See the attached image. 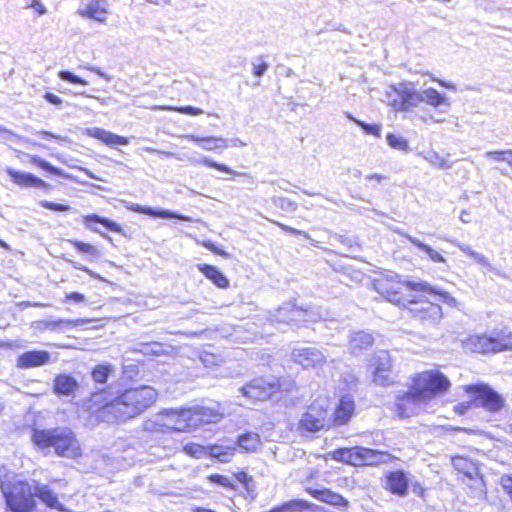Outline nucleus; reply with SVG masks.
Returning a JSON list of instances; mask_svg holds the SVG:
<instances>
[{"label": "nucleus", "instance_id": "nucleus-60", "mask_svg": "<svg viewBox=\"0 0 512 512\" xmlns=\"http://www.w3.org/2000/svg\"><path fill=\"white\" fill-rule=\"evenodd\" d=\"M278 225H279V227H281L286 232H289V233L295 234V235H301V236H304L305 238H308V234L306 232H304V231L297 230L295 228L289 227V226L284 225L282 223H278Z\"/></svg>", "mask_w": 512, "mask_h": 512}, {"label": "nucleus", "instance_id": "nucleus-3", "mask_svg": "<svg viewBox=\"0 0 512 512\" xmlns=\"http://www.w3.org/2000/svg\"><path fill=\"white\" fill-rule=\"evenodd\" d=\"M398 98L389 100L388 104L399 112H410L424 103L438 114H446L451 109L450 98L433 87L418 90L413 82H401L391 87Z\"/></svg>", "mask_w": 512, "mask_h": 512}, {"label": "nucleus", "instance_id": "nucleus-45", "mask_svg": "<svg viewBox=\"0 0 512 512\" xmlns=\"http://www.w3.org/2000/svg\"><path fill=\"white\" fill-rule=\"evenodd\" d=\"M69 242L80 252L82 253H86L88 255H90L91 257L93 258H97L99 257L100 253L98 251V249L89 244V243H84V242H81V241H77V240H69Z\"/></svg>", "mask_w": 512, "mask_h": 512}, {"label": "nucleus", "instance_id": "nucleus-58", "mask_svg": "<svg viewBox=\"0 0 512 512\" xmlns=\"http://www.w3.org/2000/svg\"><path fill=\"white\" fill-rule=\"evenodd\" d=\"M203 246L206 247L207 249H209L210 251H212L213 253L217 254V255L224 256V257H228L229 256L228 253H226L222 249H219L214 243H212L210 241L203 242Z\"/></svg>", "mask_w": 512, "mask_h": 512}, {"label": "nucleus", "instance_id": "nucleus-23", "mask_svg": "<svg viewBox=\"0 0 512 512\" xmlns=\"http://www.w3.org/2000/svg\"><path fill=\"white\" fill-rule=\"evenodd\" d=\"M126 208L131 210V211L142 213V214H146V215H149V216H152V217L175 218V219H178V220L188 221V222H192L193 221V219L191 217H188V216H185V215H181V214L172 212L170 210L156 211V210H153L150 207L141 206V205L135 204V203H127L126 204Z\"/></svg>", "mask_w": 512, "mask_h": 512}, {"label": "nucleus", "instance_id": "nucleus-40", "mask_svg": "<svg viewBox=\"0 0 512 512\" xmlns=\"http://www.w3.org/2000/svg\"><path fill=\"white\" fill-rule=\"evenodd\" d=\"M302 314H303V312L296 308H293V309L280 308L277 311V314L275 315V319L278 322L296 321V320H299V318Z\"/></svg>", "mask_w": 512, "mask_h": 512}, {"label": "nucleus", "instance_id": "nucleus-13", "mask_svg": "<svg viewBox=\"0 0 512 512\" xmlns=\"http://www.w3.org/2000/svg\"><path fill=\"white\" fill-rule=\"evenodd\" d=\"M77 15L83 19L94 21L101 25H106L111 14L107 0H88L76 11Z\"/></svg>", "mask_w": 512, "mask_h": 512}, {"label": "nucleus", "instance_id": "nucleus-15", "mask_svg": "<svg viewBox=\"0 0 512 512\" xmlns=\"http://www.w3.org/2000/svg\"><path fill=\"white\" fill-rule=\"evenodd\" d=\"M281 387L279 381L267 382L263 379H256L249 385L241 388L243 395L253 400L269 399Z\"/></svg>", "mask_w": 512, "mask_h": 512}, {"label": "nucleus", "instance_id": "nucleus-10", "mask_svg": "<svg viewBox=\"0 0 512 512\" xmlns=\"http://www.w3.org/2000/svg\"><path fill=\"white\" fill-rule=\"evenodd\" d=\"M328 411L324 402L315 401L301 416L299 429L302 432H317L329 426Z\"/></svg>", "mask_w": 512, "mask_h": 512}, {"label": "nucleus", "instance_id": "nucleus-30", "mask_svg": "<svg viewBox=\"0 0 512 512\" xmlns=\"http://www.w3.org/2000/svg\"><path fill=\"white\" fill-rule=\"evenodd\" d=\"M372 372H391L392 360L387 351H378L371 360Z\"/></svg>", "mask_w": 512, "mask_h": 512}, {"label": "nucleus", "instance_id": "nucleus-48", "mask_svg": "<svg viewBox=\"0 0 512 512\" xmlns=\"http://www.w3.org/2000/svg\"><path fill=\"white\" fill-rule=\"evenodd\" d=\"M373 382L380 386H389L393 383L391 372H372Z\"/></svg>", "mask_w": 512, "mask_h": 512}, {"label": "nucleus", "instance_id": "nucleus-8", "mask_svg": "<svg viewBox=\"0 0 512 512\" xmlns=\"http://www.w3.org/2000/svg\"><path fill=\"white\" fill-rule=\"evenodd\" d=\"M463 347L473 353H496L512 350V332L502 333L497 337L471 335L463 341Z\"/></svg>", "mask_w": 512, "mask_h": 512}, {"label": "nucleus", "instance_id": "nucleus-35", "mask_svg": "<svg viewBox=\"0 0 512 512\" xmlns=\"http://www.w3.org/2000/svg\"><path fill=\"white\" fill-rule=\"evenodd\" d=\"M421 156L433 167L437 169H450L452 162H449L446 157L440 155L436 151H428L421 153Z\"/></svg>", "mask_w": 512, "mask_h": 512}, {"label": "nucleus", "instance_id": "nucleus-42", "mask_svg": "<svg viewBox=\"0 0 512 512\" xmlns=\"http://www.w3.org/2000/svg\"><path fill=\"white\" fill-rule=\"evenodd\" d=\"M183 451L196 459H201L208 455V447L196 443H187L183 446Z\"/></svg>", "mask_w": 512, "mask_h": 512}, {"label": "nucleus", "instance_id": "nucleus-16", "mask_svg": "<svg viewBox=\"0 0 512 512\" xmlns=\"http://www.w3.org/2000/svg\"><path fill=\"white\" fill-rule=\"evenodd\" d=\"M427 294L423 293H416L414 297L418 299L417 303H420L421 306L419 308L413 309V313L415 315L423 320L431 321L433 323H436L441 320L443 316L442 308L441 306L434 304L429 301H423V298Z\"/></svg>", "mask_w": 512, "mask_h": 512}, {"label": "nucleus", "instance_id": "nucleus-27", "mask_svg": "<svg viewBox=\"0 0 512 512\" xmlns=\"http://www.w3.org/2000/svg\"><path fill=\"white\" fill-rule=\"evenodd\" d=\"M34 496H37L48 507L60 511L64 510L63 505L58 500L57 495L48 486H37L34 489Z\"/></svg>", "mask_w": 512, "mask_h": 512}, {"label": "nucleus", "instance_id": "nucleus-56", "mask_svg": "<svg viewBox=\"0 0 512 512\" xmlns=\"http://www.w3.org/2000/svg\"><path fill=\"white\" fill-rule=\"evenodd\" d=\"M28 7L34 9L40 16L47 13V8L40 0H32Z\"/></svg>", "mask_w": 512, "mask_h": 512}, {"label": "nucleus", "instance_id": "nucleus-38", "mask_svg": "<svg viewBox=\"0 0 512 512\" xmlns=\"http://www.w3.org/2000/svg\"><path fill=\"white\" fill-rule=\"evenodd\" d=\"M193 163L194 164H198V165H204V166H207L209 168H213V169H216V170H219L221 172L228 173V174H233V175H237V176L242 175V173L237 172V171L231 169L227 165L217 163V162L213 161L212 159H210V158H208L206 156H203L200 159L193 161Z\"/></svg>", "mask_w": 512, "mask_h": 512}, {"label": "nucleus", "instance_id": "nucleus-11", "mask_svg": "<svg viewBox=\"0 0 512 512\" xmlns=\"http://www.w3.org/2000/svg\"><path fill=\"white\" fill-rule=\"evenodd\" d=\"M155 423L169 430L183 432L193 428L190 409H167L156 416Z\"/></svg>", "mask_w": 512, "mask_h": 512}, {"label": "nucleus", "instance_id": "nucleus-34", "mask_svg": "<svg viewBox=\"0 0 512 512\" xmlns=\"http://www.w3.org/2000/svg\"><path fill=\"white\" fill-rule=\"evenodd\" d=\"M373 343V337L371 334L366 332L354 333L349 341V347L352 353H356L359 350L366 349Z\"/></svg>", "mask_w": 512, "mask_h": 512}, {"label": "nucleus", "instance_id": "nucleus-18", "mask_svg": "<svg viewBox=\"0 0 512 512\" xmlns=\"http://www.w3.org/2000/svg\"><path fill=\"white\" fill-rule=\"evenodd\" d=\"M190 412L193 428L203 424L217 423L223 417L222 412L210 407H194L190 408Z\"/></svg>", "mask_w": 512, "mask_h": 512}, {"label": "nucleus", "instance_id": "nucleus-52", "mask_svg": "<svg viewBox=\"0 0 512 512\" xmlns=\"http://www.w3.org/2000/svg\"><path fill=\"white\" fill-rule=\"evenodd\" d=\"M6 139L8 141H14L16 143H25V144H29V145H33V146H40V147L45 148V146L42 145V144H37L36 142L31 141L28 138H24L22 136H19V135H16V134L12 133V132H7V138Z\"/></svg>", "mask_w": 512, "mask_h": 512}, {"label": "nucleus", "instance_id": "nucleus-41", "mask_svg": "<svg viewBox=\"0 0 512 512\" xmlns=\"http://www.w3.org/2000/svg\"><path fill=\"white\" fill-rule=\"evenodd\" d=\"M113 370L114 368L110 364L98 365L92 371V379L97 383H105Z\"/></svg>", "mask_w": 512, "mask_h": 512}, {"label": "nucleus", "instance_id": "nucleus-7", "mask_svg": "<svg viewBox=\"0 0 512 512\" xmlns=\"http://www.w3.org/2000/svg\"><path fill=\"white\" fill-rule=\"evenodd\" d=\"M332 458L354 466L358 465H377L380 463H388L394 459L391 454L373 450L365 447H353L337 449L331 453Z\"/></svg>", "mask_w": 512, "mask_h": 512}, {"label": "nucleus", "instance_id": "nucleus-36", "mask_svg": "<svg viewBox=\"0 0 512 512\" xmlns=\"http://www.w3.org/2000/svg\"><path fill=\"white\" fill-rule=\"evenodd\" d=\"M260 444L259 435L256 433L243 434L238 438V446L246 452L256 451Z\"/></svg>", "mask_w": 512, "mask_h": 512}, {"label": "nucleus", "instance_id": "nucleus-20", "mask_svg": "<svg viewBox=\"0 0 512 512\" xmlns=\"http://www.w3.org/2000/svg\"><path fill=\"white\" fill-rule=\"evenodd\" d=\"M355 411L354 398L350 395H344L334 411L333 422L336 425L346 424Z\"/></svg>", "mask_w": 512, "mask_h": 512}, {"label": "nucleus", "instance_id": "nucleus-28", "mask_svg": "<svg viewBox=\"0 0 512 512\" xmlns=\"http://www.w3.org/2000/svg\"><path fill=\"white\" fill-rule=\"evenodd\" d=\"M77 388V381L70 375L60 374L54 380V391L58 394L70 395Z\"/></svg>", "mask_w": 512, "mask_h": 512}, {"label": "nucleus", "instance_id": "nucleus-43", "mask_svg": "<svg viewBox=\"0 0 512 512\" xmlns=\"http://www.w3.org/2000/svg\"><path fill=\"white\" fill-rule=\"evenodd\" d=\"M347 117L361 127L366 134L373 135L375 137L381 136L382 126L380 124H367L354 118L351 114H348Z\"/></svg>", "mask_w": 512, "mask_h": 512}, {"label": "nucleus", "instance_id": "nucleus-32", "mask_svg": "<svg viewBox=\"0 0 512 512\" xmlns=\"http://www.w3.org/2000/svg\"><path fill=\"white\" fill-rule=\"evenodd\" d=\"M92 221L102 224L104 227H106L107 229H109L113 232H117V233L122 232V228L119 224H117L116 222L109 220L107 218L100 217L96 214L86 215L83 217V223L86 226V228H88L92 231L98 232V229L93 227L90 224Z\"/></svg>", "mask_w": 512, "mask_h": 512}, {"label": "nucleus", "instance_id": "nucleus-19", "mask_svg": "<svg viewBox=\"0 0 512 512\" xmlns=\"http://www.w3.org/2000/svg\"><path fill=\"white\" fill-rule=\"evenodd\" d=\"M181 138L195 143H200L205 151L224 150L229 147L228 139L217 136L199 137L194 134L182 135Z\"/></svg>", "mask_w": 512, "mask_h": 512}, {"label": "nucleus", "instance_id": "nucleus-21", "mask_svg": "<svg viewBox=\"0 0 512 512\" xmlns=\"http://www.w3.org/2000/svg\"><path fill=\"white\" fill-rule=\"evenodd\" d=\"M85 133L89 137L95 138L109 146L129 144L128 138L114 134L110 131L98 127L87 128L85 130Z\"/></svg>", "mask_w": 512, "mask_h": 512}, {"label": "nucleus", "instance_id": "nucleus-9", "mask_svg": "<svg viewBox=\"0 0 512 512\" xmlns=\"http://www.w3.org/2000/svg\"><path fill=\"white\" fill-rule=\"evenodd\" d=\"M465 390L471 395L472 404L477 407H482L489 412H498L504 407L505 399L488 385H469Z\"/></svg>", "mask_w": 512, "mask_h": 512}, {"label": "nucleus", "instance_id": "nucleus-33", "mask_svg": "<svg viewBox=\"0 0 512 512\" xmlns=\"http://www.w3.org/2000/svg\"><path fill=\"white\" fill-rule=\"evenodd\" d=\"M399 233L401 235H403L404 237H406L413 245H415L416 247H418L419 249L424 251L432 262H435V263L445 262V258L438 251L433 249L431 246L421 242L419 239L412 237L408 234H405L403 232H399Z\"/></svg>", "mask_w": 512, "mask_h": 512}, {"label": "nucleus", "instance_id": "nucleus-29", "mask_svg": "<svg viewBox=\"0 0 512 512\" xmlns=\"http://www.w3.org/2000/svg\"><path fill=\"white\" fill-rule=\"evenodd\" d=\"M236 451V446L229 445H211L208 447V455L216 458L220 462L227 463L233 458Z\"/></svg>", "mask_w": 512, "mask_h": 512}, {"label": "nucleus", "instance_id": "nucleus-39", "mask_svg": "<svg viewBox=\"0 0 512 512\" xmlns=\"http://www.w3.org/2000/svg\"><path fill=\"white\" fill-rule=\"evenodd\" d=\"M386 141H387V144L392 149L402 151V152L409 151V144H408L407 139L399 134L388 133L386 135Z\"/></svg>", "mask_w": 512, "mask_h": 512}, {"label": "nucleus", "instance_id": "nucleus-55", "mask_svg": "<svg viewBox=\"0 0 512 512\" xmlns=\"http://www.w3.org/2000/svg\"><path fill=\"white\" fill-rule=\"evenodd\" d=\"M501 486L509 494L512 501V476L504 475L501 477Z\"/></svg>", "mask_w": 512, "mask_h": 512}, {"label": "nucleus", "instance_id": "nucleus-51", "mask_svg": "<svg viewBox=\"0 0 512 512\" xmlns=\"http://www.w3.org/2000/svg\"><path fill=\"white\" fill-rule=\"evenodd\" d=\"M58 77L61 80L68 81L73 84H81V85H87V81L83 80L82 78L74 75L73 73L69 71H60L58 73Z\"/></svg>", "mask_w": 512, "mask_h": 512}, {"label": "nucleus", "instance_id": "nucleus-50", "mask_svg": "<svg viewBox=\"0 0 512 512\" xmlns=\"http://www.w3.org/2000/svg\"><path fill=\"white\" fill-rule=\"evenodd\" d=\"M208 480L212 483L218 484L225 488L234 489V484L226 476L219 474H212L208 477Z\"/></svg>", "mask_w": 512, "mask_h": 512}, {"label": "nucleus", "instance_id": "nucleus-31", "mask_svg": "<svg viewBox=\"0 0 512 512\" xmlns=\"http://www.w3.org/2000/svg\"><path fill=\"white\" fill-rule=\"evenodd\" d=\"M452 243L460 251H462L465 255L470 257L476 264H478V265H480L482 267L488 268L490 270L492 269V266H491V263H490L489 259L485 255H483L482 253H479V252L473 250L467 244H464V243H461V242H457V241H453Z\"/></svg>", "mask_w": 512, "mask_h": 512}, {"label": "nucleus", "instance_id": "nucleus-62", "mask_svg": "<svg viewBox=\"0 0 512 512\" xmlns=\"http://www.w3.org/2000/svg\"><path fill=\"white\" fill-rule=\"evenodd\" d=\"M44 98L53 105L59 106L62 104V99L53 93L47 92Z\"/></svg>", "mask_w": 512, "mask_h": 512}, {"label": "nucleus", "instance_id": "nucleus-14", "mask_svg": "<svg viewBox=\"0 0 512 512\" xmlns=\"http://www.w3.org/2000/svg\"><path fill=\"white\" fill-rule=\"evenodd\" d=\"M452 465L467 480L473 482L471 485L473 489L481 495L485 493V485L476 463L465 457L456 456L452 458Z\"/></svg>", "mask_w": 512, "mask_h": 512}, {"label": "nucleus", "instance_id": "nucleus-37", "mask_svg": "<svg viewBox=\"0 0 512 512\" xmlns=\"http://www.w3.org/2000/svg\"><path fill=\"white\" fill-rule=\"evenodd\" d=\"M170 347L160 342L141 343L136 349L144 355L160 356L168 353Z\"/></svg>", "mask_w": 512, "mask_h": 512}, {"label": "nucleus", "instance_id": "nucleus-4", "mask_svg": "<svg viewBox=\"0 0 512 512\" xmlns=\"http://www.w3.org/2000/svg\"><path fill=\"white\" fill-rule=\"evenodd\" d=\"M376 291L389 302L406 306L417 304L416 293L431 290V285L421 280L403 278L396 272L386 271L374 281Z\"/></svg>", "mask_w": 512, "mask_h": 512}, {"label": "nucleus", "instance_id": "nucleus-24", "mask_svg": "<svg viewBox=\"0 0 512 512\" xmlns=\"http://www.w3.org/2000/svg\"><path fill=\"white\" fill-rule=\"evenodd\" d=\"M308 493L321 502L336 506L345 507L348 501L340 494L329 489H307Z\"/></svg>", "mask_w": 512, "mask_h": 512}, {"label": "nucleus", "instance_id": "nucleus-22", "mask_svg": "<svg viewBox=\"0 0 512 512\" xmlns=\"http://www.w3.org/2000/svg\"><path fill=\"white\" fill-rule=\"evenodd\" d=\"M386 489L398 496H404L408 489V478L402 470L390 472L386 476Z\"/></svg>", "mask_w": 512, "mask_h": 512}, {"label": "nucleus", "instance_id": "nucleus-46", "mask_svg": "<svg viewBox=\"0 0 512 512\" xmlns=\"http://www.w3.org/2000/svg\"><path fill=\"white\" fill-rule=\"evenodd\" d=\"M423 294H435V295H438L441 297V300L443 303L451 306V307H457L458 305V301L456 300V298H454L453 296H451L449 293L447 292H444V291H440L438 290L437 288L431 286V290H428V291H425V292H422Z\"/></svg>", "mask_w": 512, "mask_h": 512}, {"label": "nucleus", "instance_id": "nucleus-12", "mask_svg": "<svg viewBox=\"0 0 512 512\" xmlns=\"http://www.w3.org/2000/svg\"><path fill=\"white\" fill-rule=\"evenodd\" d=\"M294 363L304 369H319L327 362L326 356L316 347H296L291 352Z\"/></svg>", "mask_w": 512, "mask_h": 512}, {"label": "nucleus", "instance_id": "nucleus-61", "mask_svg": "<svg viewBox=\"0 0 512 512\" xmlns=\"http://www.w3.org/2000/svg\"><path fill=\"white\" fill-rule=\"evenodd\" d=\"M66 299L77 303L84 302L86 300L85 295L79 292H71L67 294Z\"/></svg>", "mask_w": 512, "mask_h": 512}, {"label": "nucleus", "instance_id": "nucleus-17", "mask_svg": "<svg viewBox=\"0 0 512 512\" xmlns=\"http://www.w3.org/2000/svg\"><path fill=\"white\" fill-rule=\"evenodd\" d=\"M50 361V354L44 350H32L19 355L16 366L20 369H30L46 365Z\"/></svg>", "mask_w": 512, "mask_h": 512}, {"label": "nucleus", "instance_id": "nucleus-59", "mask_svg": "<svg viewBox=\"0 0 512 512\" xmlns=\"http://www.w3.org/2000/svg\"><path fill=\"white\" fill-rule=\"evenodd\" d=\"M70 262H71V264L73 265L74 268L79 269V270H83L87 274H89L91 277H94V278L102 280L100 275L94 273L92 270H90L89 268L83 266L82 264H80L78 262H74V261H70Z\"/></svg>", "mask_w": 512, "mask_h": 512}, {"label": "nucleus", "instance_id": "nucleus-5", "mask_svg": "<svg viewBox=\"0 0 512 512\" xmlns=\"http://www.w3.org/2000/svg\"><path fill=\"white\" fill-rule=\"evenodd\" d=\"M38 450L49 453L51 449L59 457L75 459L82 450L75 433L68 427L34 429L31 436Z\"/></svg>", "mask_w": 512, "mask_h": 512}, {"label": "nucleus", "instance_id": "nucleus-26", "mask_svg": "<svg viewBox=\"0 0 512 512\" xmlns=\"http://www.w3.org/2000/svg\"><path fill=\"white\" fill-rule=\"evenodd\" d=\"M198 269L217 287L226 289L229 287L228 278L215 266L199 264Z\"/></svg>", "mask_w": 512, "mask_h": 512}, {"label": "nucleus", "instance_id": "nucleus-6", "mask_svg": "<svg viewBox=\"0 0 512 512\" xmlns=\"http://www.w3.org/2000/svg\"><path fill=\"white\" fill-rule=\"evenodd\" d=\"M7 506L13 512H31L35 507L34 493L26 481L12 479L1 484Z\"/></svg>", "mask_w": 512, "mask_h": 512}, {"label": "nucleus", "instance_id": "nucleus-25", "mask_svg": "<svg viewBox=\"0 0 512 512\" xmlns=\"http://www.w3.org/2000/svg\"><path fill=\"white\" fill-rule=\"evenodd\" d=\"M6 172L12 178L14 183L24 187H44L45 182L34 175L27 172L16 171L12 168H7Z\"/></svg>", "mask_w": 512, "mask_h": 512}, {"label": "nucleus", "instance_id": "nucleus-64", "mask_svg": "<svg viewBox=\"0 0 512 512\" xmlns=\"http://www.w3.org/2000/svg\"><path fill=\"white\" fill-rule=\"evenodd\" d=\"M365 179L369 182L374 181L379 184L383 179H385V177L381 174L373 173L366 175Z\"/></svg>", "mask_w": 512, "mask_h": 512}, {"label": "nucleus", "instance_id": "nucleus-1", "mask_svg": "<svg viewBox=\"0 0 512 512\" xmlns=\"http://www.w3.org/2000/svg\"><path fill=\"white\" fill-rule=\"evenodd\" d=\"M158 398V392L150 386L126 389L116 398L109 400L106 392L91 395L86 405L107 423L125 422L139 416Z\"/></svg>", "mask_w": 512, "mask_h": 512}, {"label": "nucleus", "instance_id": "nucleus-54", "mask_svg": "<svg viewBox=\"0 0 512 512\" xmlns=\"http://www.w3.org/2000/svg\"><path fill=\"white\" fill-rule=\"evenodd\" d=\"M484 156L495 162H505L506 151H488Z\"/></svg>", "mask_w": 512, "mask_h": 512}, {"label": "nucleus", "instance_id": "nucleus-53", "mask_svg": "<svg viewBox=\"0 0 512 512\" xmlns=\"http://www.w3.org/2000/svg\"><path fill=\"white\" fill-rule=\"evenodd\" d=\"M40 205L43 208H46V209H49V210H53V211H56V212L68 211L70 209V207L68 205L59 204V203H53V202H49V201H46V200L41 201Z\"/></svg>", "mask_w": 512, "mask_h": 512}, {"label": "nucleus", "instance_id": "nucleus-57", "mask_svg": "<svg viewBox=\"0 0 512 512\" xmlns=\"http://www.w3.org/2000/svg\"><path fill=\"white\" fill-rule=\"evenodd\" d=\"M268 69V64L264 61L253 64V74L257 77L262 76Z\"/></svg>", "mask_w": 512, "mask_h": 512}, {"label": "nucleus", "instance_id": "nucleus-47", "mask_svg": "<svg viewBox=\"0 0 512 512\" xmlns=\"http://www.w3.org/2000/svg\"><path fill=\"white\" fill-rule=\"evenodd\" d=\"M89 320H85V319H78V320H58V321H44L43 322V325L46 327V328H49V329H55L57 326H59L60 324H67V325H71L73 327H78V326H81L85 323H88Z\"/></svg>", "mask_w": 512, "mask_h": 512}, {"label": "nucleus", "instance_id": "nucleus-2", "mask_svg": "<svg viewBox=\"0 0 512 512\" xmlns=\"http://www.w3.org/2000/svg\"><path fill=\"white\" fill-rule=\"evenodd\" d=\"M449 379L439 370H426L416 374L412 379L410 391L399 398L396 411L400 417H407L419 410L438 395L450 388Z\"/></svg>", "mask_w": 512, "mask_h": 512}, {"label": "nucleus", "instance_id": "nucleus-44", "mask_svg": "<svg viewBox=\"0 0 512 512\" xmlns=\"http://www.w3.org/2000/svg\"><path fill=\"white\" fill-rule=\"evenodd\" d=\"M153 110H169V111H177L182 114L197 116L203 114V110L200 108L192 107V106H181V107H173V106H154Z\"/></svg>", "mask_w": 512, "mask_h": 512}, {"label": "nucleus", "instance_id": "nucleus-63", "mask_svg": "<svg viewBox=\"0 0 512 512\" xmlns=\"http://www.w3.org/2000/svg\"><path fill=\"white\" fill-rule=\"evenodd\" d=\"M235 477L240 483H243L247 488H248L249 482L252 481V478L245 472H239L235 475Z\"/></svg>", "mask_w": 512, "mask_h": 512}, {"label": "nucleus", "instance_id": "nucleus-49", "mask_svg": "<svg viewBox=\"0 0 512 512\" xmlns=\"http://www.w3.org/2000/svg\"><path fill=\"white\" fill-rule=\"evenodd\" d=\"M30 161H31V163L51 172L53 174H56V175L60 174V172L57 168H55L54 166H52L51 164H49L48 162H46L39 156H36V155L30 156Z\"/></svg>", "mask_w": 512, "mask_h": 512}]
</instances>
